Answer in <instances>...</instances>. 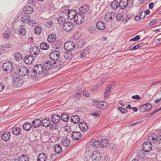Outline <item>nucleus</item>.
Segmentation results:
<instances>
[{
	"label": "nucleus",
	"instance_id": "nucleus-64",
	"mask_svg": "<svg viewBox=\"0 0 161 161\" xmlns=\"http://www.w3.org/2000/svg\"><path fill=\"white\" fill-rule=\"evenodd\" d=\"M139 16H140V18L141 19H143L144 18L145 16V11H142L141 12Z\"/></svg>",
	"mask_w": 161,
	"mask_h": 161
},
{
	"label": "nucleus",
	"instance_id": "nucleus-24",
	"mask_svg": "<svg viewBox=\"0 0 161 161\" xmlns=\"http://www.w3.org/2000/svg\"><path fill=\"white\" fill-rule=\"evenodd\" d=\"M119 8L121 9L125 8L128 3V0H120L119 2Z\"/></svg>",
	"mask_w": 161,
	"mask_h": 161
},
{
	"label": "nucleus",
	"instance_id": "nucleus-42",
	"mask_svg": "<svg viewBox=\"0 0 161 161\" xmlns=\"http://www.w3.org/2000/svg\"><path fill=\"white\" fill-rule=\"evenodd\" d=\"M19 34L21 36H24L25 35L26 32V31L25 29L24 28V26L23 25H21L20 26L19 30L18 31Z\"/></svg>",
	"mask_w": 161,
	"mask_h": 161
},
{
	"label": "nucleus",
	"instance_id": "nucleus-41",
	"mask_svg": "<svg viewBox=\"0 0 161 161\" xmlns=\"http://www.w3.org/2000/svg\"><path fill=\"white\" fill-rule=\"evenodd\" d=\"M40 47L42 50H47L49 48L48 44L46 42H42L40 45Z\"/></svg>",
	"mask_w": 161,
	"mask_h": 161
},
{
	"label": "nucleus",
	"instance_id": "nucleus-49",
	"mask_svg": "<svg viewBox=\"0 0 161 161\" xmlns=\"http://www.w3.org/2000/svg\"><path fill=\"white\" fill-rule=\"evenodd\" d=\"M10 33L9 31H6L3 34V39L5 40H7L9 39Z\"/></svg>",
	"mask_w": 161,
	"mask_h": 161
},
{
	"label": "nucleus",
	"instance_id": "nucleus-4",
	"mask_svg": "<svg viewBox=\"0 0 161 161\" xmlns=\"http://www.w3.org/2000/svg\"><path fill=\"white\" fill-rule=\"evenodd\" d=\"M19 75L20 76H24L28 74L29 69L23 66L19 67L18 69Z\"/></svg>",
	"mask_w": 161,
	"mask_h": 161
},
{
	"label": "nucleus",
	"instance_id": "nucleus-14",
	"mask_svg": "<svg viewBox=\"0 0 161 161\" xmlns=\"http://www.w3.org/2000/svg\"><path fill=\"white\" fill-rule=\"evenodd\" d=\"M38 74L33 69L30 68L29 69L27 75L28 76L30 77L33 80L36 79L37 75Z\"/></svg>",
	"mask_w": 161,
	"mask_h": 161
},
{
	"label": "nucleus",
	"instance_id": "nucleus-15",
	"mask_svg": "<svg viewBox=\"0 0 161 161\" xmlns=\"http://www.w3.org/2000/svg\"><path fill=\"white\" fill-rule=\"evenodd\" d=\"M160 136L159 135L157 136L155 134H151L148 136V139L150 141H152V143H154L158 140Z\"/></svg>",
	"mask_w": 161,
	"mask_h": 161
},
{
	"label": "nucleus",
	"instance_id": "nucleus-17",
	"mask_svg": "<svg viewBox=\"0 0 161 161\" xmlns=\"http://www.w3.org/2000/svg\"><path fill=\"white\" fill-rule=\"evenodd\" d=\"M115 14L113 12L108 13L105 16V19L107 22H109L110 20H112L113 18L115 16Z\"/></svg>",
	"mask_w": 161,
	"mask_h": 161
},
{
	"label": "nucleus",
	"instance_id": "nucleus-8",
	"mask_svg": "<svg viewBox=\"0 0 161 161\" xmlns=\"http://www.w3.org/2000/svg\"><path fill=\"white\" fill-rule=\"evenodd\" d=\"M142 148L144 152H148L150 151L152 148L151 142H147L143 144Z\"/></svg>",
	"mask_w": 161,
	"mask_h": 161
},
{
	"label": "nucleus",
	"instance_id": "nucleus-12",
	"mask_svg": "<svg viewBox=\"0 0 161 161\" xmlns=\"http://www.w3.org/2000/svg\"><path fill=\"white\" fill-rule=\"evenodd\" d=\"M34 58L35 57L31 54L26 55L25 57L24 60L25 63L30 64L34 61Z\"/></svg>",
	"mask_w": 161,
	"mask_h": 161
},
{
	"label": "nucleus",
	"instance_id": "nucleus-23",
	"mask_svg": "<svg viewBox=\"0 0 161 161\" xmlns=\"http://www.w3.org/2000/svg\"><path fill=\"white\" fill-rule=\"evenodd\" d=\"M52 64L53 63L51 61L47 60L43 64V67L45 70H49L51 68Z\"/></svg>",
	"mask_w": 161,
	"mask_h": 161
},
{
	"label": "nucleus",
	"instance_id": "nucleus-2",
	"mask_svg": "<svg viewBox=\"0 0 161 161\" xmlns=\"http://www.w3.org/2000/svg\"><path fill=\"white\" fill-rule=\"evenodd\" d=\"M152 107L153 106L151 103H147L140 107V110L141 112L145 113L150 111Z\"/></svg>",
	"mask_w": 161,
	"mask_h": 161
},
{
	"label": "nucleus",
	"instance_id": "nucleus-3",
	"mask_svg": "<svg viewBox=\"0 0 161 161\" xmlns=\"http://www.w3.org/2000/svg\"><path fill=\"white\" fill-rule=\"evenodd\" d=\"M13 82L15 87L19 88L23 86L24 81L21 77H16L14 80Z\"/></svg>",
	"mask_w": 161,
	"mask_h": 161
},
{
	"label": "nucleus",
	"instance_id": "nucleus-30",
	"mask_svg": "<svg viewBox=\"0 0 161 161\" xmlns=\"http://www.w3.org/2000/svg\"><path fill=\"white\" fill-rule=\"evenodd\" d=\"M21 129L19 127L13 128L12 133L15 135L18 136L21 133Z\"/></svg>",
	"mask_w": 161,
	"mask_h": 161
},
{
	"label": "nucleus",
	"instance_id": "nucleus-22",
	"mask_svg": "<svg viewBox=\"0 0 161 161\" xmlns=\"http://www.w3.org/2000/svg\"><path fill=\"white\" fill-rule=\"evenodd\" d=\"M41 121L40 119H35L32 122V125L35 128H38L42 125Z\"/></svg>",
	"mask_w": 161,
	"mask_h": 161
},
{
	"label": "nucleus",
	"instance_id": "nucleus-56",
	"mask_svg": "<svg viewBox=\"0 0 161 161\" xmlns=\"http://www.w3.org/2000/svg\"><path fill=\"white\" fill-rule=\"evenodd\" d=\"M140 38V36L139 35H137L135 36L134 38H132L130 40V41H134L136 42L138 41Z\"/></svg>",
	"mask_w": 161,
	"mask_h": 161
},
{
	"label": "nucleus",
	"instance_id": "nucleus-32",
	"mask_svg": "<svg viewBox=\"0 0 161 161\" xmlns=\"http://www.w3.org/2000/svg\"><path fill=\"white\" fill-rule=\"evenodd\" d=\"M79 127L82 131L87 130L88 127L87 125L85 122H80L79 124Z\"/></svg>",
	"mask_w": 161,
	"mask_h": 161
},
{
	"label": "nucleus",
	"instance_id": "nucleus-13",
	"mask_svg": "<svg viewBox=\"0 0 161 161\" xmlns=\"http://www.w3.org/2000/svg\"><path fill=\"white\" fill-rule=\"evenodd\" d=\"M34 69L38 74L40 75L42 74L44 70V68L42 64H37L35 66Z\"/></svg>",
	"mask_w": 161,
	"mask_h": 161
},
{
	"label": "nucleus",
	"instance_id": "nucleus-28",
	"mask_svg": "<svg viewBox=\"0 0 161 161\" xmlns=\"http://www.w3.org/2000/svg\"><path fill=\"white\" fill-rule=\"evenodd\" d=\"M61 142L62 145L65 147H68L70 144L69 139L67 137H64L62 138Z\"/></svg>",
	"mask_w": 161,
	"mask_h": 161
},
{
	"label": "nucleus",
	"instance_id": "nucleus-6",
	"mask_svg": "<svg viewBox=\"0 0 161 161\" xmlns=\"http://www.w3.org/2000/svg\"><path fill=\"white\" fill-rule=\"evenodd\" d=\"M63 27L64 31L67 32H69L72 30L74 27V25L72 22H67L64 24Z\"/></svg>",
	"mask_w": 161,
	"mask_h": 161
},
{
	"label": "nucleus",
	"instance_id": "nucleus-48",
	"mask_svg": "<svg viewBox=\"0 0 161 161\" xmlns=\"http://www.w3.org/2000/svg\"><path fill=\"white\" fill-rule=\"evenodd\" d=\"M69 10V9H68L66 7H63L61 9L60 13L61 14H64L67 15Z\"/></svg>",
	"mask_w": 161,
	"mask_h": 161
},
{
	"label": "nucleus",
	"instance_id": "nucleus-37",
	"mask_svg": "<svg viewBox=\"0 0 161 161\" xmlns=\"http://www.w3.org/2000/svg\"><path fill=\"white\" fill-rule=\"evenodd\" d=\"M60 118L63 121L65 122H67L69 119V115L67 113L62 114Z\"/></svg>",
	"mask_w": 161,
	"mask_h": 161
},
{
	"label": "nucleus",
	"instance_id": "nucleus-20",
	"mask_svg": "<svg viewBox=\"0 0 161 161\" xmlns=\"http://www.w3.org/2000/svg\"><path fill=\"white\" fill-rule=\"evenodd\" d=\"M79 10L81 14H83L87 12H90L89 10V8L87 5H83L81 6L79 8Z\"/></svg>",
	"mask_w": 161,
	"mask_h": 161
},
{
	"label": "nucleus",
	"instance_id": "nucleus-16",
	"mask_svg": "<svg viewBox=\"0 0 161 161\" xmlns=\"http://www.w3.org/2000/svg\"><path fill=\"white\" fill-rule=\"evenodd\" d=\"M11 136V133L9 132H5L1 135V138L4 141L7 142L9 140Z\"/></svg>",
	"mask_w": 161,
	"mask_h": 161
},
{
	"label": "nucleus",
	"instance_id": "nucleus-39",
	"mask_svg": "<svg viewBox=\"0 0 161 161\" xmlns=\"http://www.w3.org/2000/svg\"><path fill=\"white\" fill-rule=\"evenodd\" d=\"M14 57L16 61H19L22 59L23 56L21 53H16L14 54Z\"/></svg>",
	"mask_w": 161,
	"mask_h": 161
},
{
	"label": "nucleus",
	"instance_id": "nucleus-34",
	"mask_svg": "<svg viewBox=\"0 0 161 161\" xmlns=\"http://www.w3.org/2000/svg\"><path fill=\"white\" fill-rule=\"evenodd\" d=\"M47 159L46 155L43 153L39 154L37 157V161H46Z\"/></svg>",
	"mask_w": 161,
	"mask_h": 161
},
{
	"label": "nucleus",
	"instance_id": "nucleus-7",
	"mask_svg": "<svg viewBox=\"0 0 161 161\" xmlns=\"http://www.w3.org/2000/svg\"><path fill=\"white\" fill-rule=\"evenodd\" d=\"M40 50L39 48L36 46H34L31 48L30 49V54L33 56L34 57H36L39 53Z\"/></svg>",
	"mask_w": 161,
	"mask_h": 161
},
{
	"label": "nucleus",
	"instance_id": "nucleus-43",
	"mask_svg": "<svg viewBox=\"0 0 161 161\" xmlns=\"http://www.w3.org/2000/svg\"><path fill=\"white\" fill-rule=\"evenodd\" d=\"M19 161H29L28 157L25 155H21L18 158Z\"/></svg>",
	"mask_w": 161,
	"mask_h": 161
},
{
	"label": "nucleus",
	"instance_id": "nucleus-51",
	"mask_svg": "<svg viewBox=\"0 0 161 161\" xmlns=\"http://www.w3.org/2000/svg\"><path fill=\"white\" fill-rule=\"evenodd\" d=\"M111 89V86H108L107 89L104 92L105 95V97L106 98H108L109 97V92H110V90Z\"/></svg>",
	"mask_w": 161,
	"mask_h": 161
},
{
	"label": "nucleus",
	"instance_id": "nucleus-45",
	"mask_svg": "<svg viewBox=\"0 0 161 161\" xmlns=\"http://www.w3.org/2000/svg\"><path fill=\"white\" fill-rule=\"evenodd\" d=\"M91 144L94 148H97L100 144V142L98 140H93L91 142Z\"/></svg>",
	"mask_w": 161,
	"mask_h": 161
},
{
	"label": "nucleus",
	"instance_id": "nucleus-29",
	"mask_svg": "<svg viewBox=\"0 0 161 161\" xmlns=\"http://www.w3.org/2000/svg\"><path fill=\"white\" fill-rule=\"evenodd\" d=\"M56 61L53 62V64H56L55 66L54 65V67L56 69H58L63 66V63L62 62L58 60H56Z\"/></svg>",
	"mask_w": 161,
	"mask_h": 161
},
{
	"label": "nucleus",
	"instance_id": "nucleus-44",
	"mask_svg": "<svg viewBox=\"0 0 161 161\" xmlns=\"http://www.w3.org/2000/svg\"><path fill=\"white\" fill-rule=\"evenodd\" d=\"M72 54L70 51L64 52V58L65 59H70L72 58Z\"/></svg>",
	"mask_w": 161,
	"mask_h": 161
},
{
	"label": "nucleus",
	"instance_id": "nucleus-54",
	"mask_svg": "<svg viewBox=\"0 0 161 161\" xmlns=\"http://www.w3.org/2000/svg\"><path fill=\"white\" fill-rule=\"evenodd\" d=\"M28 22L29 25L31 26H34V25L36 24L35 21L33 19H31L30 16V18L28 19Z\"/></svg>",
	"mask_w": 161,
	"mask_h": 161
},
{
	"label": "nucleus",
	"instance_id": "nucleus-10",
	"mask_svg": "<svg viewBox=\"0 0 161 161\" xmlns=\"http://www.w3.org/2000/svg\"><path fill=\"white\" fill-rule=\"evenodd\" d=\"M59 53L57 51H54L50 53V58L51 60H57L59 58Z\"/></svg>",
	"mask_w": 161,
	"mask_h": 161
},
{
	"label": "nucleus",
	"instance_id": "nucleus-27",
	"mask_svg": "<svg viewBox=\"0 0 161 161\" xmlns=\"http://www.w3.org/2000/svg\"><path fill=\"white\" fill-rule=\"evenodd\" d=\"M96 27L99 30H103L105 27V24L103 21H98L96 24Z\"/></svg>",
	"mask_w": 161,
	"mask_h": 161
},
{
	"label": "nucleus",
	"instance_id": "nucleus-50",
	"mask_svg": "<svg viewBox=\"0 0 161 161\" xmlns=\"http://www.w3.org/2000/svg\"><path fill=\"white\" fill-rule=\"evenodd\" d=\"M30 18V16L28 15H24L21 18V20L24 23H26L28 22V19Z\"/></svg>",
	"mask_w": 161,
	"mask_h": 161
},
{
	"label": "nucleus",
	"instance_id": "nucleus-36",
	"mask_svg": "<svg viewBox=\"0 0 161 161\" xmlns=\"http://www.w3.org/2000/svg\"><path fill=\"white\" fill-rule=\"evenodd\" d=\"M56 38V36L55 34H52L50 35L48 37L47 40L49 43L54 42Z\"/></svg>",
	"mask_w": 161,
	"mask_h": 161
},
{
	"label": "nucleus",
	"instance_id": "nucleus-61",
	"mask_svg": "<svg viewBox=\"0 0 161 161\" xmlns=\"http://www.w3.org/2000/svg\"><path fill=\"white\" fill-rule=\"evenodd\" d=\"M118 110L119 111H120V112L122 114H124L126 112H127V111L126 112H124V111H125L126 110V108H123L121 107H119L118 108Z\"/></svg>",
	"mask_w": 161,
	"mask_h": 161
},
{
	"label": "nucleus",
	"instance_id": "nucleus-5",
	"mask_svg": "<svg viewBox=\"0 0 161 161\" xmlns=\"http://www.w3.org/2000/svg\"><path fill=\"white\" fill-rule=\"evenodd\" d=\"M75 47V44L72 41H69L65 43L64 47L65 50L68 51L72 50Z\"/></svg>",
	"mask_w": 161,
	"mask_h": 161
},
{
	"label": "nucleus",
	"instance_id": "nucleus-38",
	"mask_svg": "<svg viewBox=\"0 0 161 161\" xmlns=\"http://www.w3.org/2000/svg\"><path fill=\"white\" fill-rule=\"evenodd\" d=\"M53 149L54 152L57 153H59L62 151V148L61 146L59 144L55 145Z\"/></svg>",
	"mask_w": 161,
	"mask_h": 161
},
{
	"label": "nucleus",
	"instance_id": "nucleus-19",
	"mask_svg": "<svg viewBox=\"0 0 161 161\" xmlns=\"http://www.w3.org/2000/svg\"><path fill=\"white\" fill-rule=\"evenodd\" d=\"M51 120L53 123L56 124L60 120V118L59 115L56 114H53L51 117Z\"/></svg>",
	"mask_w": 161,
	"mask_h": 161
},
{
	"label": "nucleus",
	"instance_id": "nucleus-21",
	"mask_svg": "<svg viewBox=\"0 0 161 161\" xmlns=\"http://www.w3.org/2000/svg\"><path fill=\"white\" fill-rule=\"evenodd\" d=\"M33 11V8L30 6H26L23 9V12L27 15L31 14Z\"/></svg>",
	"mask_w": 161,
	"mask_h": 161
},
{
	"label": "nucleus",
	"instance_id": "nucleus-59",
	"mask_svg": "<svg viewBox=\"0 0 161 161\" xmlns=\"http://www.w3.org/2000/svg\"><path fill=\"white\" fill-rule=\"evenodd\" d=\"M93 104L95 106L100 108V101H94L93 103Z\"/></svg>",
	"mask_w": 161,
	"mask_h": 161
},
{
	"label": "nucleus",
	"instance_id": "nucleus-40",
	"mask_svg": "<svg viewBox=\"0 0 161 161\" xmlns=\"http://www.w3.org/2000/svg\"><path fill=\"white\" fill-rule=\"evenodd\" d=\"M108 140L106 139L102 140L101 142H100L101 146L102 148H105L108 146Z\"/></svg>",
	"mask_w": 161,
	"mask_h": 161
},
{
	"label": "nucleus",
	"instance_id": "nucleus-26",
	"mask_svg": "<svg viewBox=\"0 0 161 161\" xmlns=\"http://www.w3.org/2000/svg\"><path fill=\"white\" fill-rule=\"evenodd\" d=\"M81 136V134L78 132L74 131L71 134V137L75 140H78Z\"/></svg>",
	"mask_w": 161,
	"mask_h": 161
},
{
	"label": "nucleus",
	"instance_id": "nucleus-11",
	"mask_svg": "<svg viewBox=\"0 0 161 161\" xmlns=\"http://www.w3.org/2000/svg\"><path fill=\"white\" fill-rule=\"evenodd\" d=\"M74 21L77 24H80L84 22V19L83 17L82 16V14L79 13L76 15Z\"/></svg>",
	"mask_w": 161,
	"mask_h": 161
},
{
	"label": "nucleus",
	"instance_id": "nucleus-55",
	"mask_svg": "<svg viewBox=\"0 0 161 161\" xmlns=\"http://www.w3.org/2000/svg\"><path fill=\"white\" fill-rule=\"evenodd\" d=\"M142 44H143V43H141V44H138L134 46L133 47H130V50H135L137 49H138L139 47H140L141 45Z\"/></svg>",
	"mask_w": 161,
	"mask_h": 161
},
{
	"label": "nucleus",
	"instance_id": "nucleus-35",
	"mask_svg": "<svg viewBox=\"0 0 161 161\" xmlns=\"http://www.w3.org/2000/svg\"><path fill=\"white\" fill-rule=\"evenodd\" d=\"M32 125L28 122L25 123L23 125V129L26 131H29L32 127Z\"/></svg>",
	"mask_w": 161,
	"mask_h": 161
},
{
	"label": "nucleus",
	"instance_id": "nucleus-47",
	"mask_svg": "<svg viewBox=\"0 0 161 161\" xmlns=\"http://www.w3.org/2000/svg\"><path fill=\"white\" fill-rule=\"evenodd\" d=\"M65 19L64 17L63 16H60L58 17L57 19L58 23L59 24H63L65 23Z\"/></svg>",
	"mask_w": 161,
	"mask_h": 161
},
{
	"label": "nucleus",
	"instance_id": "nucleus-58",
	"mask_svg": "<svg viewBox=\"0 0 161 161\" xmlns=\"http://www.w3.org/2000/svg\"><path fill=\"white\" fill-rule=\"evenodd\" d=\"M87 53V50H83L80 53L81 57H83L86 56Z\"/></svg>",
	"mask_w": 161,
	"mask_h": 161
},
{
	"label": "nucleus",
	"instance_id": "nucleus-53",
	"mask_svg": "<svg viewBox=\"0 0 161 161\" xmlns=\"http://www.w3.org/2000/svg\"><path fill=\"white\" fill-rule=\"evenodd\" d=\"M91 14V12H87L85 14H81L82 16L83 17L84 19H88L90 18Z\"/></svg>",
	"mask_w": 161,
	"mask_h": 161
},
{
	"label": "nucleus",
	"instance_id": "nucleus-60",
	"mask_svg": "<svg viewBox=\"0 0 161 161\" xmlns=\"http://www.w3.org/2000/svg\"><path fill=\"white\" fill-rule=\"evenodd\" d=\"M10 45L8 44H5L1 46V49L4 50L3 48H8L9 47Z\"/></svg>",
	"mask_w": 161,
	"mask_h": 161
},
{
	"label": "nucleus",
	"instance_id": "nucleus-31",
	"mask_svg": "<svg viewBox=\"0 0 161 161\" xmlns=\"http://www.w3.org/2000/svg\"><path fill=\"white\" fill-rule=\"evenodd\" d=\"M70 120L71 122L75 124L78 123L80 121L79 117L76 115H72L70 117Z\"/></svg>",
	"mask_w": 161,
	"mask_h": 161
},
{
	"label": "nucleus",
	"instance_id": "nucleus-46",
	"mask_svg": "<svg viewBox=\"0 0 161 161\" xmlns=\"http://www.w3.org/2000/svg\"><path fill=\"white\" fill-rule=\"evenodd\" d=\"M82 93V90L80 89L77 90L75 95H74V97L76 99H78L80 97Z\"/></svg>",
	"mask_w": 161,
	"mask_h": 161
},
{
	"label": "nucleus",
	"instance_id": "nucleus-1",
	"mask_svg": "<svg viewBox=\"0 0 161 161\" xmlns=\"http://www.w3.org/2000/svg\"><path fill=\"white\" fill-rule=\"evenodd\" d=\"M13 67V63L10 61H6L3 63L2 65L3 69L7 72H11Z\"/></svg>",
	"mask_w": 161,
	"mask_h": 161
},
{
	"label": "nucleus",
	"instance_id": "nucleus-25",
	"mask_svg": "<svg viewBox=\"0 0 161 161\" xmlns=\"http://www.w3.org/2000/svg\"><path fill=\"white\" fill-rule=\"evenodd\" d=\"M41 125L44 127H47L50 125L51 122L50 120L47 118H45L41 121Z\"/></svg>",
	"mask_w": 161,
	"mask_h": 161
},
{
	"label": "nucleus",
	"instance_id": "nucleus-18",
	"mask_svg": "<svg viewBox=\"0 0 161 161\" xmlns=\"http://www.w3.org/2000/svg\"><path fill=\"white\" fill-rule=\"evenodd\" d=\"M76 11L75 10H69V12L68 13L67 16L69 19H75V18L77 15Z\"/></svg>",
	"mask_w": 161,
	"mask_h": 161
},
{
	"label": "nucleus",
	"instance_id": "nucleus-63",
	"mask_svg": "<svg viewBox=\"0 0 161 161\" xmlns=\"http://www.w3.org/2000/svg\"><path fill=\"white\" fill-rule=\"evenodd\" d=\"M132 98L133 99H136L138 100H139L141 98V97L138 95L133 96L132 97Z\"/></svg>",
	"mask_w": 161,
	"mask_h": 161
},
{
	"label": "nucleus",
	"instance_id": "nucleus-62",
	"mask_svg": "<svg viewBox=\"0 0 161 161\" xmlns=\"http://www.w3.org/2000/svg\"><path fill=\"white\" fill-rule=\"evenodd\" d=\"M46 25L48 27H52L53 26V22L51 21H47L46 23Z\"/></svg>",
	"mask_w": 161,
	"mask_h": 161
},
{
	"label": "nucleus",
	"instance_id": "nucleus-52",
	"mask_svg": "<svg viewBox=\"0 0 161 161\" xmlns=\"http://www.w3.org/2000/svg\"><path fill=\"white\" fill-rule=\"evenodd\" d=\"M42 31V28L41 27L37 26L34 29V32L37 35L40 34Z\"/></svg>",
	"mask_w": 161,
	"mask_h": 161
},
{
	"label": "nucleus",
	"instance_id": "nucleus-9",
	"mask_svg": "<svg viewBox=\"0 0 161 161\" xmlns=\"http://www.w3.org/2000/svg\"><path fill=\"white\" fill-rule=\"evenodd\" d=\"M91 157L92 160L98 161L100 159L101 156L99 151H96L92 153Z\"/></svg>",
	"mask_w": 161,
	"mask_h": 161
},
{
	"label": "nucleus",
	"instance_id": "nucleus-33",
	"mask_svg": "<svg viewBox=\"0 0 161 161\" xmlns=\"http://www.w3.org/2000/svg\"><path fill=\"white\" fill-rule=\"evenodd\" d=\"M110 6L112 9L114 10L118 8L119 6V2L117 1L114 0L112 2Z\"/></svg>",
	"mask_w": 161,
	"mask_h": 161
},
{
	"label": "nucleus",
	"instance_id": "nucleus-57",
	"mask_svg": "<svg viewBox=\"0 0 161 161\" xmlns=\"http://www.w3.org/2000/svg\"><path fill=\"white\" fill-rule=\"evenodd\" d=\"M123 19V16L120 14H118L116 16V19L118 21H121Z\"/></svg>",
	"mask_w": 161,
	"mask_h": 161
}]
</instances>
